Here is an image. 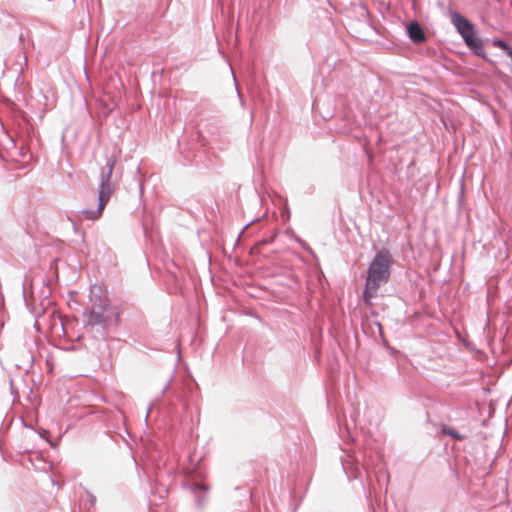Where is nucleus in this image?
<instances>
[{"mask_svg": "<svg viewBox=\"0 0 512 512\" xmlns=\"http://www.w3.org/2000/svg\"><path fill=\"white\" fill-rule=\"evenodd\" d=\"M391 264L392 256L387 249L377 252L369 263L363 291V299L366 304H371L378 289L389 281Z\"/></svg>", "mask_w": 512, "mask_h": 512, "instance_id": "nucleus-1", "label": "nucleus"}, {"mask_svg": "<svg viewBox=\"0 0 512 512\" xmlns=\"http://www.w3.org/2000/svg\"><path fill=\"white\" fill-rule=\"evenodd\" d=\"M100 292L99 286H94L90 290L91 309L84 313L86 326L106 328L112 316L115 318V323L118 322L119 314L109 311L108 299L104 297L97 301L96 298Z\"/></svg>", "mask_w": 512, "mask_h": 512, "instance_id": "nucleus-2", "label": "nucleus"}, {"mask_svg": "<svg viewBox=\"0 0 512 512\" xmlns=\"http://www.w3.org/2000/svg\"><path fill=\"white\" fill-rule=\"evenodd\" d=\"M115 160L107 158L106 169H103L100 174V185L98 189V206L95 210H83L82 214L86 219L97 220L102 215L105 206L110 200L114 191V184L111 181Z\"/></svg>", "mask_w": 512, "mask_h": 512, "instance_id": "nucleus-3", "label": "nucleus"}, {"mask_svg": "<svg viewBox=\"0 0 512 512\" xmlns=\"http://www.w3.org/2000/svg\"><path fill=\"white\" fill-rule=\"evenodd\" d=\"M451 22L463 40L477 55L483 53V45L477 38L473 24L458 12L451 14Z\"/></svg>", "mask_w": 512, "mask_h": 512, "instance_id": "nucleus-4", "label": "nucleus"}, {"mask_svg": "<svg viewBox=\"0 0 512 512\" xmlns=\"http://www.w3.org/2000/svg\"><path fill=\"white\" fill-rule=\"evenodd\" d=\"M407 33L414 43H421L425 40V33L418 22H411L407 27Z\"/></svg>", "mask_w": 512, "mask_h": 512, "instance_id": "nucleus-5", "label": "nucleus"}, {"mask_svg": "<svg viewBox=\"0 0 512 512\" xmlns=\"http://www.w3.org/2000/svg\"><path fill=\"white\" fill-rule=\"evenodd\" d=\"M443 433L455 438V439H463L464 436L460 435L457 431H455L452 428H449L447 426H443L442 428Z\"/></svg>", "mask_w": 512, "mask_h": 512, "instance_id": "nucleus-6", "label": "nucleus"}, {"mask_svg": "<svg viewBox=\"0 0 512 512\" xmlns=\"http://www.w3.org/2000/svg\"><path fill=\"white\" fill-rule=\"evenodd\" d=\"M492 45L494 47H497V48H500L502 49L503 51L507 50L508 48H510L509 44L506 43L505 41L501 40V39H498V38H494L492 40Z\"/></svg>", "mask_w": 512, "mask_h": 512, "instance_id": "nucleus-7", "label": "nucleus"}, {"mask_svg": "<svg viewBox=\"0 0 512 512\" xmlns=\"http://www.w3.org/2000/svg\"><path fill=\"white\" fill-rule=\"evenodd\" d=\"M492 45L494 47H497V48H500L502 49L503 51L507 50L508 48H510L509 44L506 43L505 41L501 40V39H498V38H494L492 40Z\"/></svg>", "mask_w": 512, "mask_h": 512, "instance_id": "nucleus-8", "label": "nucleus"}, {"mask_svg": "<svg viewBox=\"0 0 512 512\" xmlns=\"http://www.w3.org/2000/svg\"><path fill=\"white\" fill-rule=\"evenodd\" d=\"M151 412H152L151 408H147V410H146V412H145V413H146V416H149Z\"/></svg>", "mask_w": 512, "mask_h": 512, "instance_id": "nucleus-9", "label": "nucleus"}]
</instances>
